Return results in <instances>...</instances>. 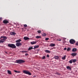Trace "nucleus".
I'll list each match as a JSON object with an SVG mask.
<instances>
[{
    "instance_id": "2f4dec72",
    "label": "nucleus",
    "mask_w": 78,
    "mask_h": 78,
    "mask_svg": "<svg viewBox=\"0 0 78 78\" xmlns=\"http://www.w3.org/2000/svg\"><path fill=\"white\" fill-rule=\"evenodd\" d=\"M76 45H77V46H78V41L77 42L76 44Z\"/></svg>"
},
{
    "instance_id": "412c9836",
    "label": "nucleus",
    "mask_w": 78,
    "mask_h": 78,
    "mask_svg": "<svg viewBox=\"0 0 78 78\" xmlns=\"http://www.w3.org/2000/svg\"><path fill=\"white\" fill-rule=\"evenodd\" d=\"M66 56L65 55L62 58V59H66Z\"/></svg>"
},
{
    "instance_id": "72a5a7b5",
    "label": "nucleus",
    "mask_w": 78,
    "mask_h": 78,
    "mask_svg": "<svg viewBox=\"0 0 78 78\" xmlns=\"http://www.w3.org/2000/svg\"><path fill=\"white\" fill-rule=\"evenodd\" d=\"M67 50V48H65L64 49V50Z\"/></svg>"
},
{
    "instance_id": "a211bd4d",
    "label": "nucleus",
    "mask_w": 78,
    "mask_h": 78,
    "mask_svg": "<svg viewBox=\"0 0 78 78\" xmlns=\"http://www.w3.org/2000/svg\"><path fill=\"white\" fill-rule=\"evenodd\" d=\"M32 49H33V47H30L28 49V50L29 51V50H32Z\"/></svg>"
},
{
    "instance_id": "2eb2a0df",
    "label": "nucleus",
    "mask_w": 78,
    "mask_h": 78,
    "mask_svg": "<svg viewBox=\"0 0 78 78\" xmlns=\"http://www.w3.org/2000/svg\"><path fill=\"white\" fill-rule=\"evenodd\" d=\"M55 58L56 59H58L59 57H58V56H55Z\"/></svg>"
},
{
    "instance_id": "ddd939ff",
    "label": "nucleus",
    "mask_w": 78,
    "mask_h": 78,
    "mask_svg": "<svg viewBox=\"0 0 78 78\" xmlns=\"http://www.w3.org/2000/svg\"><path fill=\"white\" fill-rule=\"evenodd\" d=\"M36 43V41H32V42H30L31 44L32 45L33 44H35Z\"/></svg>"
},
{
    "instance_id": "e433bc0d",
    "label": "nucleus",
    "mask_w": 78,
    "mask_h": 78,
    "mask_svg": "<svg viewBox=\"0 0 78 78\" xmlns=\"http://www.w3.org/2000/svg\"><path fill=\"white\" fill-rule=\"evenodd\" d=\"M63 39L64 41H65V40L66 39V38H63Z\"/></svg>"
},
{
    "instance_id": "f03ea898",
    "label": "nucleus",
    "mask_w": 78,
    "mask_h": 78,
    "mask_svg": "<svg viewBox=\"0 0 78 78\" xmlns=\"http://www.w3.org/2000/svg\"><path fill=\"white\" fill-rule=\"evenodd\" d=\"M21 41H22V40L20 39L16 41V42L17 43L16 44L17 47H20V46L22 45V44L20 42Z\"/></svg>"
},
{
    "instance_id": "a878e982",
    "label": "nucleus",
    "mask_w": 78,
    "mask_h": 78,
    "mask_svg": "<svg viewBox=\"0 0 78 78\" xmlns=\"http://www.w3.org/2000/svg\"><path fill=\"white\" fill-rule=\"evenodd\" d=\"M56 74H57V75H61L60 74V73H59L58 72L56 73Z\"/></svg>"
},
{
    "instance_id": "b1692460",
    "label": "nucleus",
    "mask_w": 78,
    "mask_h": 78,
    "mask_svg": "<svg viewBox=\"0 0 78 78\" xmlns=\"http://www.w3.org/2000/svg\"><path fill=\"white\" fill-rule=\"evenodd\" d=\"M42 59H45V57L44 56H43V57L42 58Z\"/></svg>"
},
{
    "instance_id": "4468645a",
    "label": "nucleus",
    "mask_w": 78,
    "mask_h": 78,
    "mask_svg": "<svg viewBox=\"0 0 78 78\" xmlns=\"http://www.w3.org/2000/svg\"><path fill=\"white\" fill-rule=\"evenodd\" d=\"M7 72H8V73H9V74H10V75H12V73H11V71L9 70H8Z\"/></svg>"
},
{
    "instance_id": "aec40b11",
    "label": "nucleus",
    "mask_w": 78,
    "mask_h": 78,
    "mask_svg": "<svg viewBox=\"0 0 78 78\" xmlns=\"http://www.w3.org/2000/svg\"><path fill=\"white\" fill-rule=\"evenodd\" d=\"M67 69L69 70H70V69H71V67L69 66H68L67 67Z\"/></svg>"
},
{
    "instance_id": "c9c22d12",
    "label": "nucleus",
    "mask_w": 78,
    "mask_h": 78,
    "mask_svg": "<svg viewBox=\"0 0 78 78\" xmlns=\"http://www.w3.org/2000/svg\"><path fill=\"white\" fill-rule=\"evenodd\" d=\"M47 57H48V58H49V55H47Z\"/></svg>"
},
{
    "instance_id": "7ed1b4c3",
    "label": "nucleus",
    "mask_w": 78,
    "mask_h": 78,
    "mask_svg": "<svg viewBox=\"0 0 78 78\" xmlns=\"http://www.w3.org/2000/svg\"><path fill=\"white\" fill-rule=\"evenodd\" d=\"M23 62H25V61L22 59L16 60V62H15V63H18L20 64L23 63Z\"/></svg>"
},
{
    "instance_id": "9b49d317",
    "label": "nucleus",
    "mask_w": 78,
    "mask_h": 78,
    "mask_svg": "<svg viewBox=\"0 0 78 78\" xmlns=\"http://www.w3.org/2000/svg\"><path fill=\"white\" fill-rule=\"evenodd\" d=\"M76 55H77V54L75 53H73L71 54V55L74 56H76Z\"/></svg>"
},
{
    "instance_id": "f704fd0d",
    "label": "nucleus",
    "mask_w": 78,
    "mask_h": 78,
    "mask_svg": "<svg viewBox=\"0 0 78 78\" xmlns=\"http://www.w3.org/2000/svg\"><path fill=\"white\" fill-rule=\"evenodd\" d=\"M28 54H25V56H28Z\"/></svg>"
},
{
    "instance_id": "393cba45",
    "label": "nucleus",
    "mask_w": 78,
    "mask_h": 78,
    "mask_svg": "<svg viewBox=\"0 0 78 78\" xmlns=\"http://www.w3.org/2000/svg\"><path fill=\"white\" fill-rule=\"evenodd\" d=\"M42 35L43 36H46V35H47V34L46 33H44V34H42Z\"/></svg>"
},
{
    "instance_id": "7c9ffc66",
    "label": "nucleus",
    "mask_w": 78,
    "mask_h": 78,
    "mask_svg": "<svg viewBox=\"0 0 78 78\" xmlns=\"http://www.w3.org/2000/svg\"><path fill=\"white\" fill-rule=\"evenodd\" d=\"M57 41H61V39H58Z\"/></svg>"
},
{
    "instance_id": "f3484780",
    "label": "nucleus",
    "mask_w": 78,
    "mask_h": 78,
    "mask_svg": "<svg viewBox=\"0 0 78 78\" xmlns=\"http://www.w3.org/2000/svg\"><path fill=\"white\" fill-rule=\"evenodd\" d=\"M73 62L74 63L76 62V59H73Z\"/></svg>"
},
{
    "instance_id": "0eeeda50",
    "label": "nucleus",
    "mask_w": 78,
    "mask_h": 78,
    "mask_svg": "<svg viewBox=\"0 0 78 78\" xmlns=\"http://www.w3.org/2000/svg\"><path fill=\"white\" fill-rule=\"evenodd\" d=\"M77 49L76 48H73L72 51H73V52H75V51H76Z\"/></svg>"
},
{
    "instance_id": "423d86ee",
    "label": "nucleus",
    "mask_w": 78,
    "mask_h": 78,
    "mask_svg": "<svg viewBox=\"0 0 78 78\" xmlns=\"http://www.w3.org/2000/svg\"><path fill=\"white\" fill-rule=\"evenodd\" d=\"M69 42L70 44H75V40L73 39H72L70 40Z\"/></svg>"
},
{
    "instance_id": "6ab92c4d",
    "label": "nucleus",
    "mask_w": 78,
    "mask_h": 78,
    "mask_svg": "<svg viewBox=\"0 0 78 78\" xmlns=\"http://www.w3.org/2000/svg\"><path fill=\"white\" fill-rule=\"evenodd\" d=\"M69 63L72 64L73 62V59H71L70 61H69Z\"/></svg>"
},
{
    "instance_id": "39448f33",
    "label": "nucleus",
    "mask_w": 78,
    "mask_h": 78,
    "mask_svg": "<svg viewBox=\"0 0 78 78\" xmlns=\"http://www.w3.org/2000/svg\"><path fill=\"white\" fill-rule=\"evenodd\" d=\"M23 72L25 74H27V75H31V73L29 72L28 71L26 70H24L23 71Z\"/></svg>"
},
{
    "instance_id": "1a4fd4ad",
    "label": "nucleus",
    "mask_w": 78,
    "mask_h": 78,
    "mask_svg": "<svg viewBox=\"0 0 78 78\" xmlns=\"http://www.w3.org/2000/svg\"><path fill=\"white\" fill-rule=\"evenodd\" d=\"M10 35H16V34L14 32H12L10 33Z\"/></svg>"
},
{
    "instance_id": "6e6552de",
    "label": "nucleus",
    "mask_w": 78,
    "mask_h": 78,
    "mask_svg": "<svg viewBox=\"0 0 78 78\" xmlns=\"http://www.w3.org/2000/svg\"><path fill=\"white\" fill-rule=\"evenodd\" d=\"M9 22L8 21V20H4L3 21V23H8Z\"/></svg>"
},
{
    "instance_id": "cd10ccee",
    "label": "nucleus",
    "mask_w": 78,
    "mask_h": 78,
    "mask_svg": "<svg viewBox=\"0 0 78 78\" xmlns=\"http://www.w3.org/2000/svg\"><path fill=\"white\" fill-rule=\"evenodd\" d=\"M69 50H70V48H68L67 49V51H69Z\"/></svg>"
},
{
    "instance_id": "9d476101",
    "label": "nucleus",
    "mask_w": 78,
    "mask_h": 78,
    "mask_svg": "<svg viewBox=\"0 0 78 78\" xmlns=\"http://www.w3.org/2000/svg\"><path fill=\"white\" fill-rule=\"evenodd\" d=\"M49 46L50 47H54V46H55V44H50Z\"/></svg>"
},
{
    "instance_id": "f257e3e1",
    "label": "nucleus",
    "mask_w": 78,
    "mask_h": 78,
    "mask_svg": "<svg viewBox=\"0 0 78 78\" xmlns=\"http://www.w3.org/2000/svg\"><path fill=\"white\" fill-rule=\"evenodd\" d=\"M7 38L8 37H7L5 36H1L0 38L1 40H0V43H3Z\"/></svg>"
},
{
    "instance_id": "ea45409f",
    "label": "nucleus",
    "mask_w": 78,
    "mask_h": 78,
    "mask_svg": "<svg viewBox=\"0 0 78 78\" xmlns=\"http://www.w3.org/2000/svg\"><path fill=\"white\" fill-rule=\"evenodd\" d=\"M25 51V52H28V51Z\"/></svg>"
},
{
    "instance_id": "c85d7f7f",
    "label": "nucleus",
    "mask_w": 78,
    "mask_h": 78,
    "mask_svg": "<svg viewBox=\"0 0 78 78\" xmlns=\"http://www.w3.org/2000/svg\"><path fill=\"white\" fill-rule=\"evenodd\" d=\"M24 27H27V24H24Z\"/></svg>"
},
{
    "instance_id": "a19ab883",
    "label": "nucleus",
    "mask_w": 78,
    "mask_h": 78,
    "mask_svg": "<svg viewBox=\"0 0 78 78\" xmlns=\"http://www.w3.org/2000/svg\"><path fill=\"white\" fill-rule=\"evenodd\" d=\"M20 73V71H19V72H18V73Z\"/></svg>"
},
{
    "instance_id": "5701e85b",
    "label": "nucleus",
    "mask_w": 78,
    "mask_h": 78,
    "mask_svg": "<svg viewBox=\"0 0 78 78\" xmlns=\"http://www.w3.org/2000/svg\"><path fill=\"white\" fill-rule=\"evenodd\" d=\"M34 48H39V45H36L34 46Z\"/></svg>"
},
{
    "instance_id": "58836bf2",
    "label": "nucleus",
    "mask_w": 78,
    "mask_h": 78,
    "mask_svg": "<svg viewBox=\"0 0 78 78\" xmlns=\"http://www.w3.org/2000/svg\"><path fill=\"white\" fill-rule=\"evenodd\" d=\"M2 17H0V19L1 20H2Z\"/></svg>"
},
{
    "instance_id": "f8f14e48",
    "label": "nucleus",
    "mask_w": 78,
    "mask_h": 78,
    "mask_svg": "<svg viewBox=\"0 0 78 78\" xmlns=\"http://www.w3.org/2000/svg\"><path fill=\"white\" fill-rule=\"evenodd\" d=\"M24 40H25L26 41V40H28L29 39V38L28 37H24Z\"/></svg>"
},
{
    "instance_id": "20e7f679",
    "label": "nucleus",
    "mask_w": 78,
    "mask_h": 78,
    "mask_svg": "<svg viewBox=\"0 0 78 78\" xmlns=\"http://www.w3.org/2000/svg\"><path fill=\"white\" fill-rule=\"evenodd\" d=\"M8 47L12 48H16V46L14 44H9Z\"/></svg>"
},
{
    "instance_id": "4c0bfd02",
    "label": "nucleus",
    "mask_w": 78,
    "mask_h": 78,
    "mask_svg": "<svg viewBox=\"0 0 78 78\" xmlns=\"http://www.w3.org/2000/svg\"><path fill=\"white\" fill-rule=\"evenodd\" d=\"M25 52V51H21V52H22V53H24V52Z\"/></svg>"
},
{
    "instance_id": "bb28decb",
    "label": "nucleus",
    "mask_w": 78,
    "mask_h": 78,
    "mask_svg": "<svg viewBox=\"0 0 78 78\" xmlns=\"http://www.w3.org/2000/svg\"><path fill=\"white\" fill-rule=\"evenodd\" d=\"M37 32L38 33H41V30H38L37 31Z\"/></svg>"
},
{
    "instance_id": "c756f323",
    "label": "nucleus",
    "mask_w": 78,
    "mask_h": 78,
    "mask_svg": "<svg viewBox=\"0 0 78 78\" xmlns=\"http://www.w3.org/2000/svg\"><path fill=\"white\" fill-rule=\"evenodd\" d=\"M48 39H49V38H45V40H46V41H48Z\"/></svg>"
},
{
    "instance_id": "473e14b6",
    "label": "nucleus",
    "mask_w": 78,
    "mask_h": 78,
    "mask_svg": "<svg viewBox=\"0 0 78 78\" xmlns=\"http://www.w3.org/2000/svg\"><path fill=\"white\" fill-rule=\"evenodd\" d=\"M14 72L16 73H18V71L16 70H14Z\"/></svg>"
},
{
    "instance_id": "dca6fc26",
    "label": "nucleus",
    "mask_w": 78,
    "mask_h": 78,
    "mask_svg": "<svg viewBox=\"0 0 78 78\" xmlns=\"http://www.w3.org/2000/svg\"><path fill=\"white\" fill-rule=\"evenodd\" d=\"M45 51V52H46V53H51V51H50L48 50H46Z\"/></svg>"
},
{
    "instance_id": "4be33fe9",
    "label": "nucleus",
    "mask_w": 78,
    "mask_h": 78,
    "mask_svg": "<svg viewBox=\"0 0 78 78\" xmlns=\"http://www.w3.org/2000/svg\"><path fill=\"white\" fill-rule=\"evenodd\" d=\"M36 37L37 39H39V38H41V36H37Z\"/></svg>"
}]
</instances>
